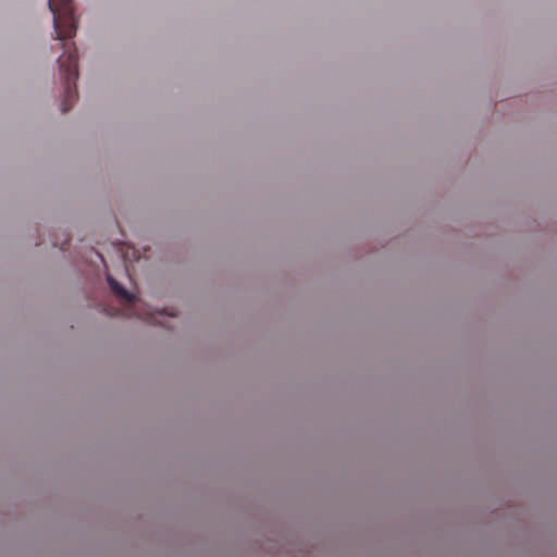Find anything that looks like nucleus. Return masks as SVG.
I'll use <instances>...</instances> for the list:
<instances>
[{"mask_svg":"<svg viewBox=\"0 0 557 557\" xmlns=\"http://www.w3.org/2000/svg\"><path fill=\"white\" fill-rule=\"evenodd\" d=\"M132 314H133V315H136V317H138V318H140V319L147 320V321H149V322H153V318H152V317L146 318V317H143V315H141L140 313H138V312H133Z\"/></svg>","mask_w":557,"mask_h":557,"instance_id":"4","label":"nucleus"},{"mask_svg":"<svg viewBox=\"0 0 557 557\" xmlns=\"http://www.w3.org/2000/svg\"><path fill=\"white\" fill-rule=\"evenodd\" d=\"M108 284L110 288L119 297L124 299L129 305H135L136 296L129 292H127L116 280H114L111 275L107 276Z\"/></svg>","mask_w":557,"mask_h":557,"instance_id":"3","label":"nucleus"},{"mask_svg":"<svg viewBox=\"0 0 557 557\" xmlns=\"http://www.w3.org/2000/svg\"><path fill=\"white\" fill-rule=\"evenodd\" d=\"M65 53L58 59L61 74L64 76V97L62 101V112L65 113L71 110L77 99L76 79L78 77L77 69V52L76 48L73 49L66 44H62Z\"/></svg>","mask_w":557,"mask_h":557,"instance_id":"1","label":"nucleus"},{"mask_svg":"<svg viewBox=\"0 0 557 557\" xmlns=\"http://www.w3.org/2000/svg\"><path fill=\"white\" fill-rule=\"evenodd\" d=\"M53 14V26L57 39L64 41L76 34L77 20L72 0H48Z\"/></svg>","mask_w":557,"mask_h":557,"instance_id":"2","label":"nucleus"}]
</instances>
